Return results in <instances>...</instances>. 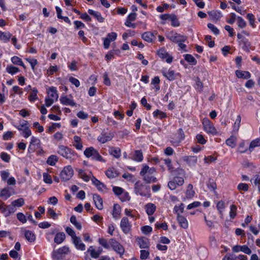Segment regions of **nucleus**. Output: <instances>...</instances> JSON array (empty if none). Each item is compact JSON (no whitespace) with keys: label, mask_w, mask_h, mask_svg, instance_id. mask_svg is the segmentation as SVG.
Masks as SVG:
<instances>
[{"label":"nucleus","mask_w":260,"mask_h":260,"mask_svg":"<svg viewBox=\"0 0 260 260\" xmlns=\"http://www.w3.org/2000/svg\"><path fill=\"white\" fill-rule=\"evenodd\" d=\"M166 164L170 172L175 175L172 180L169 181L168 186L171 190H175L177 186H181L184 184L185 172L183 169L179 168V164Z\"/></svg>","instance_id":"nucleus-1"},{"label":"nucleus","mask_w":260,"mask_h":260,"mask_svg":"<svg viewBox=\"0 0 260 260\" xmlns=\"http://www.w3.org/2000/svg\"><path fill=\"white\" fill-rule=\"evenodd\" d=\"M134 189L136 194L147 198H149L151 196L149 188L143 184L140 181L136 182Z\"/></svg>","instance_id":"nucleus-2"},{"label":"nucleus","mask_w":260,"mask_h":260,"mask_svg":"<svg viewBox=\"0 0 260 260\" xmlns=\"http://www.w3.org/2000/svg\"><path fill=\"white\" fill-rule=\"evenodd\" d=\"M58 153L70 161L74 160L76 157V155L73 153L70 148L63 145L59 146Z\"/></svg>","instance_id":"nucleus-3"},{"label":"nucleus","mask_w":260,"mask_h":260,"mask_svg":"<svg viewBox=\"0 0 260 260\" xmlns=\"http://www.w3.org/2000/svg\"><path fill=\"white\" fill-rule=\"evenodd\" d=\"M84 154L87 157H91L93 160L99 161H105L98 151L92 147L87 148L85 150Z\"/></svg>","instance_id":"nucleus-4"},{"label":"nucleus","mask_w":260,"mask_h":260,"mask_svg":"<svg viewBox=\"0 0 260 260\" xmlns=\"http://www.w3.org/2000/svg\"><path fill=\"white\" fill-rule=\"evenodd\" d=\"M110 247L112 249L121 257L124 253L125 249L123 246L115 239L112 238L109 240Z\"/></svg>","instance_id":"nucleus-5"},{"label":"nucleus","mask_w":260,"mask_h":260,"mask_svg":"<svg viewBox=\"0 0 260 260\" xmlns=\"http://www.w3.org/2000/svg\"><path fill=\"white\" fill-rule=\"evenodd\" d=\"M132 226V224L127 217H123L122 218L120 223V227L123 233L125 234H129L131 231Z\"/></svg>","instance_id":"nucleus-6"},{"label":"nucleus","mask_w":260,"mask_h":260,"mask_svg":"<svg viewBox=\"0 0 260 260\" xmlns=\"http://www.w3.org/2000/svg\"><path fill=\"white\" fill-rule=\"evenodd\" d=\"M74 171L71 166H68L64 168L63 170L60 172V176L61 179L66 181L70 179L73 175Z\"/></svg>","instance_id":"nucleus-7"},{"label":"nucleus","mask_w":260,"mask_h":260,"mask_svg":"<svg viewBox=\"0 0 260 260\" xmlns=\"http://www.w3.org/2000/svg\"><path fill=\"white\" fill-rule=\"evenodd\" d=\"M70 253L69 247L67 246H62L53 252V257L59 260L62 258V255Z\"/></svg>","instance_id":"nucleus-8"},{"label":"nucleus","mask_w":260,"mask_h":260,"mask_svg":"<svg viewBox=\"0 0 260 260\" xmlns=\"http://www.w3.org/2000/svg\"><path fill=\"white\" fill-rule=\"evenodd\" d=\"M167 37L171 41L177 43L185 42L186 40L185 36H182L174 31H171L168 33Z\"/></svg>","instance_id":"nucleus-9"},{"label":"nucleus","mask_w":260,"mask_h":260,"mask_svg":"<svg viewBox=\"0 0 260 260\" xmlns=\"http://www.w3.org/2000/svg\"><path fill=\"white\" fill-rule=\"evenodd\" d=\"M114 133L108 131H103L98 137L97 140L101 143H105L112 139L114 137Z\"/></svg>","instance_id":"nucleus-10"},{"label":"nucleus","mask_w":260,"mask_h":260,"mask_svg":"<svg viewBox=\"0 0 260 260\" xmlns=\"http://www.w3.org/2000/svg\"><path fill=\"white\" fill-rule=\"evenodd\" d=\"M148 169V166H145L140 172V175L144 177V180L147 183L151 182H155L156 178L152 176L151 174L147 173V170Z\"/></svg>","instance_id":"nucleus-11"},{"label":"nucleus","mask_w":260,"mask_h":260,"mask_svg":"<svg viewBox=\"0 0 260 260\" xmlns=\"http://www.w3.org/2000/svg\"><path fill=\"white\" fill-rule=\"evenodd\" d=\"M103 252V249L101 247H98L95 248L93 246H89L86 251L89 253L91 258L94 259L98 258Z\"/></svg>","instance_id":"nucleus-12"},{"label":"nucleus","mask_w":260,"mask_h":260,"mask_svg":"<svg viewBox=\"0 0 260 260\" xmlns=\"http://www.w3.org/2000/svg\"><path fill=\"white\" fill-rule=\"evenodd\" d=\"M203 125L204 131L208 134L216 135L217 131L213 124L208 119H204Z\"/></svg>","instance_id":"nucleus-13"},{"label":"nucleus","mask_w":260,"mask_h":260,"mask_svg":"<svg viewBox=\"0 0 260 260\" xmlns=\"http://www.w3.org/2000/svg\"><path fill=\"white\" fill-rule=\"evenodd\" d=\"M158 56L162 59H166L167 62L170 63L172 62L173 57L163 48L157 51Z\"/></svg>","instance_id":"nucleus-14"},{"label":"nucleus","mask_w":260,"mask_h":260,"mask_svg":"<svg viewBox=\"0 0 260 260\" xmlns=\"http://www.w3.org/2000/svg\"><path fill=\"white\" fill-rule=\"evenodd\" d=\"M72 242L75 247L78 250L84 251L85 250V245L82 242L81 238L79 237H76L72 239Z\"/></svg>","instance_id":"nucleus-15"},{"label":"nucleus","mask_w":260,"mask_h":260,"mask_svg":"<svg viewBox=\"0 0 260 260\" xmlns=\"http://www.w3.org/2000/svg\"><path fill=\"white\" fill-rule=\"evenodd\" d=\"M91 180L93 185H94L99 191H103L104 189H106L105 185L97 179L95 177L92 176Z\"/></svg>","instance_id":"nucleus-16"},{"label":"nucleus","mask_w":260,"mask_h":260,"mask_svg":"<svg viewBox=\"0 0 260 260\" xmlns=\"http://www.w3.org/2000/svg\"><path fill=\"white\" fill-rule=\"evenodd\" d=\"M93 200L94 202L95 207L99 210H102L103 208V199L101 196L98 194L93 195Z\"/></svg>","instance_id":"nucleus-17"},{"label":"nucleus","mask_w":260,"mask_h":260,"mask_svg":"<svg viewBox=\"0 0 260 260\" xmlns=\"http://www.w3.org/2000/svg\"><path fill=\"white\" fill-rule=\"evenodd\" d=\"M24 234L25 239L29 242H34L36 239V236L33 231L24 230Z\"/></svg>","instance_id":"nucleus-18"},{"label":"nucleus","mask_w":260,"mask_h":260,"mask_svg":"<svg viewBox=\"0 0 260 260\" xmlns=\"http://www.w3.org/2000/svg\"><path fill=\"white\" fill-rule=\"evenodd\" d=\"M154 34H156V32L154 31V33L147 31L145 32L142 35V38L146 41L148 42H152L155 39Z\"/></svg>","instance_id":"nucleus-19"},{"label":"nucleus","mask_w":260,"mask_h":260,"mask_svg":"<svg viewBox=\"0 0 260 260\" xmlns=\"http://www.w3.org/2000/svg\"><path fill=\"white\" fill-rule=\"evenodd\" d=\"M121 209L120 206L117 204H115L113 206L112 216L115 219H118L120 217Z\"/></svg>","instance_id":"nucleus-20"},{"label":"nucleus","mask_w":260,"mask_h":260,"mask_svg":"<svg viewBox=\"0 0 260 260\" xmlns=\"http://www.w3.org/2000/svg\"><path fill=\"white\" fill-rule=\"evenodd\" d=\"M177 221L180 226L183 229H186L188 226V223L187 219L184 216L181 215L177 216Z\"/></svg>","instance_id":"nucleus-21"},{"label":"nucleus","mask_w":260,"mask_h":260,"mask_svg":"<svg viewBox=\"0 0 260 260\" xmlns=\"http://www.w3.org/2000/svg\"><path fill=\"white\" fill-rule=\"evenodd\" d=\"M106 175L109 178H113L117 177L119 173L116 169L114 168L108 169L105 172Z\"/></svg>","instance_id":"nucleus-22"},{"label":"nucleus","mask_w":260,"mask_h":260,"mask_svg":"<svg viewBox=\"0 0 260 260\" xmlns=\"http://www.w3.org/2000/svg\"><path fill=\"white\" fill-rule=\"evenodd\" d=\"M12 194L10 192L9 187H5L1 190L0 197L6 200L11 196Z\"/></svg>","instance_id":"nucleus-23"},{"label":"nucleus","mask_w":260,"mask_h":260,"mask_svg":"<svg viewBox=\"0 0 260 260\" xmlns=\"http://www.w3.org/2000/svg\"><path fill=\"white\" fill-rule=\"evenodd\" d=\"M60 103L64 105L71 106H76V104L72 100L70 99L67 96H61L60 98Z\"/></svg>","instance_id":"nucleus-24"},{"label":"nucleus","mask_w":260,"mask_h":260,"mask_svg":"<svg viewBox=\"0 0 260 260\" xmlns=\"http://www.w3.org/2000/svg\"><path fill=\"white\" fill-rule=\"evenodd\" d=\"M88 12L90 15L95 17L99 22H103L104 21L105 19L102 16L100 12L93 11L91 9H89Z\"/></svg>","instance_id":"nucleus-25"},{"label":"nucleus","mask_w":260,"mask_h":260,"mask_svg":"<svg viewBox=\"0 0 260 260\" xmlns=\"http://www.w3.org/2000/svg\"><path fill=\"white\" fill-rule=\"evenodd\" d=\"M162 73L165 77L170 81H172L175 78V72L171 69H169L168 71L163 70L162 71Z\"/></svg>","instance_id":"nucleus-26"},{"label":"nucleus","mask_w":260,"mask_h":260,"mask_svg":"<svg viewBox=\"0 0 260 260\" xmlns=\"http://www.w3.org/2000/svg\"><path fill=\"white\" fill-rule=\"evenodd\" d=\"M138 243L141 248H148L149 246V240L146 238H140L138 239Z\"/></svg>","instance_id":"nucleus-27"},{"label":"nucleus","mask_w":260,"mask_h":260,"mask_svg":"<svg viewBox=\"0 0 260 260\" xmlns=\"http://www.w3.org/2000/svg\"><path fill=\"white\" fill-rule=\"evenodd\" d=\"M65 234L63 232H59L55 235L54 241L57 244H60L65 240Z\"/></svg>","instance_id":"nucleus-28"},{"label":"nucleus","mask_w":260,"mask_h":260,"mask_svg":"<svg viewBox=\"0 0 260 260\" xmlns=\"http://www.w3.org/2000/svg\"><path fill=\"white\" fill-rule=\"evenodd\" d=\"M109 152L111 155L115 158H118L121 156V150L118 147H110Z\"/></svg>","instance_id":"nucleus-29"},{"label":"nucleus","mask_w":260,"mask_h":260,"mask_svg":"<svg viewBox=\"0 0 260 260\" xmlns=\"http://www.w3.org/2000/svg\"><path fill=\"white\" fill-rule=\"evenodd\" d=\"M145 210L147 214L149 215H152L156 210V206L154 204L148 203L145 205Z\"/></svg>","instance_id":"nucleus-30"},{"label":"nucleus","mask_w":260,"mask_h":260,"mask_svg":"<svg viewBox=\"0 0 260 260\" xmlns=\"http://www.w3.org/2000/svg\"><path fill=\"white\" fill-rule=\"evenodd\" d=\"M236 76L239 78L249 79L251 75L248 71H242L240 70H237L236 71Z\"/></svg>","instance_id":"nucleus-31"},{"label":"nucleus","mask_w":260,"mask_h":260,"mask_svg":"<svg viewBox=\"0 0 260 260\" xmlns=\"http://www.w3.org/2000/svg\"><path fill=\"white\" fill-rule=\"evenodd\" d=\"M240 43L243 45L242 48L244 51L246 52L249 51V50L251 48V44L247 39L242 38V39L240 41Z\"/></svg>","instance_id":"nucleus-32"},{"label":"nucleus","mask_w":260,"mask_h":260,"mask_svg":"<svg viewBox=\"0 0 260 260\" xmlns=\"http://www.w3.org/2000/svg\"><path fill=\"white\" fill-rule=\"evenodd\" d=\"M259 146H260V138H256L250 142L248 149L250 152H251L254 150L255 148Z\"/></svg>","instance_id":"nucleus-33"},{"label":"nucleus","mask_w":260,"mask_h":260,"mask_svg":"<svg viewBox=\"0 0 260 260\" xmlns=\"http://www.w3.org/2000/svg\"><path fill=\"white\" fill-rule=\"evenodd\" d=\"M208 13L210 19L212 20H217L221 17V14L219 12L211 11L208 12Z\"/></svg>","instance_id":"nucleus-34"},{"label":"nucleus","mask_w":260,"mask_h":260,"mask_svg":"<svg viewBox=\"0 0 260 260\" xmlns=\"http://www.w3.org/2000/svg\"><path fill=\"white\" fill-rule=\"evenodd\" d=\"M143 154L141 150H136L132 156V159L137 161H141L143 160Z\"/></svg>","instance_id":"nucleus-35"},{"label":"nucleus","mask_w":260,"mask_h":260,"mask_svg":"<svg viewBox=\"0 0 260 260\" xmlns=\"http://www.w3.org/2000/svg\"><path fill=\"white\" fill-rule=\"evenodd\" d=\"M12 37V34L9 32H2L0 31V39L4 42H8Z\"/></svg>","instance_id":"nucleus-36"},{"label":"nucleus","mask_w":260,"mask_h":260,"mask_svg":"<svg viewBox=\"0 0 260 260\" xmlns=\"http://www.w3.org/2000/svg\"><path fill=\"white\" fill-rule=\"evenodd\" d=\"M195 194L194 191L193 190V186L192 184H189L187 186V188L186 191V196L187 198H192Z\"/></svg>","instance_id":"nucleus-37"},{"label":"nucleus","mask_w":260,"mask_h":260,"mask_svg":"<svg viewBox=\"0 0 260 260\" xmlns=\"http://www.w3.org/2000/svg\"><path fill=\"white\" fill-rule=\"evenodd\" d=\"M98 242L104 248L109 249L110 248V244L108 240L103 238H100L98 239Z\"/></svg>","instance_id":"nucleus-38"},{"label":"nucleus","mask_w":260,"mask_h":260,"mask_svg":"<svg viewBox=\"0 0 260 260\" xmlns=\"http://www.w3.org/2000/svg\"><path fill=\"white\" fill-rule=\"evenodd\" d=\"M48 93L50 94V96L52 98V99H55L56 101L57 100L58 95L56 87H50L49 88V92Z\"/></svg>","instance_id":"nucleus-39"},{"label":"nucleus","mask_w":260,"mask_h":260,"mask_svg":"<svg viewBox=\"0 0 260 260\" xmlns=\"http://www.w3.org/2000/svg\"><path fill=\"white\" fill-rule=\"evenodd\" d=\"M185 60L189 62L191 65H196L197 63V61L195 58L191 54H185L184 55Z\"/></svg>","instance_id":"nucleus-40"},{"label":"nucleus","mask_w":260,"mask_h":260,"mask_svg":"<svg viewBox=\"0 0 260 260\" xmlns=\"http://www.w3.org/2000/svg\"><path fill=\"white\" fill-rule=\"evenodd\" d=\"M184 204L181 203L179 206H175L174 208L173 211L174 213L176 214L177 216L181 215L184 211Z\"/></svg>","instance_id":"nucleus-41"},{"label":"nucleus","mask_w":260,"mask_h":260,"mask_svg":"<svg viewBox=\"0 0 260 260\" xmlns=\"http://www.w3.org/2000/svg\"><path fill=\"white\" fill-rule=\"evenodd\" d=\"M74 140L75 141V144H74V146L78 150H81L83 148L82 144L81 142V138L77 136H75L74 137Z\"/></svg>","instance_id":"nucleus-42"},{"label":"nucleus","mask_w":260,"mask_h":260,"mask_svg":"<svg viewBox=\"0 0 260 260\" xmlns=\"http://www.w3.org/2000/svg\"><path fill=\"white\" fill-rule=\"evenodd\" d=\"M71 222L74 225V226L79 230H81L82 229V225L81 223L77 221L76 217L75 215L71 216L70 218Z\"/></svg>","instance_id":"nucleus-43"},{"label":"nucleus","mask_w":260,"mask_h":260,"mask_svg":"<svg viewBox=\"0 0 260 260\" xmlns=\"http://www.w3.org/2000/svg\"><path fill=\"white\" fill-rule=\"evenodd\" d=\"M11 61L14 64L21 66L23 67L24 68H25V67L22 60H21V58H20L18 56H15L12 57L11 58Z\"/></svg>","instance_id":"nucleus-44"},{"label":"nucleus","mask_w":260,"mask_h":260,"mask_svg":"<svg viewBox=\"0 0 260 260\" xmlns=\"http://www.w3.org/2000/svg\"><path fill=\"white\" fill-rule=\"evenodd\" d=\"M79 175L80 177L83 179V180L85 182H88L89 180L90 176L92 175L91 172H89L88 175H87L83 170H80L79 171Z\"/></svg>","instance_id":"nucleus-45"},{"label":"nucleus","mask_w":260,"mask_h":260,"mask_svg":"<svg viewBox=\"0 0 260 260\" xmlns=\"http://www.w3.org/2000/svg\"><path fill=\"white\" fill-rule=\"evenodd\" d=\"M12 204L16 208V207H20L24 205V200L23 198H19L15 200L12 202Z\"/></svg>","instance_id":"nucleus-46"},{"label":"nucleus","mask_w":260,"mask_h":260,"mask_svg":"<svg viewBox=\"0 0 260 260\" xmlns=\"http://www.w3.org/2000/svg\"><path fill=\"white\" fill-rule=\"evenodd\" d=\"M216 208L220 215H222L223 210L225 208L224 202L223 201H219L216 204Z\"/></svg>","instance_id":"nucleus-47"},{"label":"nucleus","mask_w":260,"mask_h":260,"mask_svg":"<svg viewBox=\"0 0 260 260\" xmlns=\"http://www.w3.org/2000/svg\"><path fill=\"white\" fill-rule=\"evenodd\" d=\"M38 92V91L36 88H34L32 89V91L30 93V95L28 97L29 100L30 102H34L38 99V97H37Z\"/></svg>","instance_id":"nucleus-48"},{"label":"nucleus","mask_w":260,"mask_h":260,"mask_svg":"<svg viewBox=\"0 0 260 260\" xmlns=\"http://www.w3.org/2000/svg\"><path fill=\"white\" fill-rule=\"evenodd\" d=\"M237 206L232 205L230 206V216L231 219H234L237 215Z\"/></svg>","instance_id":"nucleus-49"},{"label":"nucleus","mask_w":260,"mask_h":260,"mask_svg":"<svg viewBox=\"0 0 260 260\" xmlns=\"http://www.w3.org/2000/svg\"><path fill=\"white\" fill-rule=\"evenodd\" d=\"M170 19L171 21V25L174 27H177L180 25V23L175 14H171Z\"/></svg>","instance_id":"nucleus-50"},{"label":"nucleus","mask_w":260,"mask_h":260,"mask_svg":"<svg viewBox=\"0 0 260 260\" xmlns=\"http://www.w3.org/2000/svg\"><path fill=\"white\" fill-rule=\"evenodd\" d=\"M241 118L240 115H238L233 126V131L238 132L240 126Z\"/></svg>","instance_id":"nucleus-51"},{"label":"nucleus","mask_w":260,"mask_h":260,"mask_svg":"<svg viewBox=\"0 0 260 260\" xmlns=\"http://www.w3.org/2000/svg\"><path fill=\"white\" fill-rule=\"evenodd\" d=\"M6 71L9 74L13 75L19 72V70L17 67L12 66H8L6 68Z\"/></svg>","instance_id":"nucleus-52"},{"label":"nucleus","mask_w":260,"mask_h":260,"mask_svg":"<svg viewBox=\"0 0 260 260\" xmlns=\"http://www.w3.org/2000/svg\"><path fill=\"white\" fill-rule=\"evenodd\" d=\"M153 115L154 117H158L160 119L164 118L166 117V116H167L165 113L161 112V111H159V110H155L153 113Z\"/></svg>","instance_id":"nucleus-53"},{"label":"nucleus","mask_w":260,"mask_h":260,"mask_svg":"<svg viewBox=\"0 0 260 260\" xmlns=\"http://www.w3.org/2000/svg\"><path fill=\"white\" fill-rule=\"evenodd\" d=\"M40 141L39 139L32 136L31 138L30 142L29 148L31 149L32 147L38 146L40 144Z\"/></svg>","instance_id":"nucleus-54"},{"label":"nucleus","mask_w":260,"mask_h":260,"mask_svg":"<svg viewBox=\"0 0 260 260\" xmlns=\"http://www.w3.org/2000/svg\"><path fill=\"white\" fill-rule=\"evenodd\" d=\"M226 144L228 146L234 148L236 146V139L234 137H231L226 140Z\"/></svg>","instance_id":"nucleus-55"},{"label":"nucleus","mask_w":260,"mask_h":260,"mask_svg":"<svg viewBox=\"0 0 260 260\" xmlns=\"http://www.w3.org/2000/svg\"><path fill=\"white\" fill-rule=\"evenodd\" d=\"M183 160L187 162H196L198 159L196 156H188L184 157Z\"/></svg>","instance_id":"nucleus-56"},{"label":"nucleus","mask_w":260,"mask_h":260,"mask_svg":"<svg viewBox=\"0 0 260 260\" xmlns=\"http://www.w3.org/2000/svg\"><path fill=\"white\" fill-rule=\"evenodd\" d=\"M141 230L142 232L145 235L148 234L152 231V227L149 225L143 226L141 227Z\"/></svg>","instance_id":"nucleus-57"},{"label":"nucleus","mask_w":260,"mask_h":260,"mask_svg":"<svg viewBox=\"0 0 260 260\" xmlns=\"http://www.w3.org/2000/svg\"><path fill=\"white\" fill-rule=\"evenodd\" d=\"M238 26L241 28H244L246 25V23L241 17H237Z\"/></svg>","instance_id":"nucleus-58"},{"label":"nucleus","mask_w":260,"mask_h":260,"mask_svg":"<svg viewBox=\"0 0 260 260\" xmlns=\"http://www.w3.org/2000/svg\"><path fill=\"white\" fill-rule=\"evenodd\" d=\"M112 189L115 194L117 196L122 194V193L124 192V189L118 186H114Z\"/></svg>","instance_id":"nucleus-59"},{"label":"nucleus","mask_w":260,"mask_h":260,"mask_svg":"<svg viewBox=\"0 0 260 260\" xmlns=\"http://www.w3.org/2000/svg\"><path fill=\"white\" fill-rule=\"evenodd\" d=\"M17 218L22 223H25L27 221L26 217L21 212L17 214Z\"/></svg>","instance_id":"nucleus-60"},{"label":"nucleus","mask_w":260,"mask_h":260,"mask_svg":"<svg viewBox=\"0 0 260 260\" xmlns=\"http://www.w3.org/2000/svg\"><path fill=\"white\" fill-rule=\"evenodd\" d=\"M207 26L215 35L219 34V29L213 24L208 23Z\"/></svg>","instance_id":"nucleus-61"},{"label":"nucleus","mask_w":260,"mask_h":260,"mask_svg":"<svg viewBox=\"0 0 260 260\" xmlns=\"http://www.w3.org/2000/svg\"><path fill=\"white\" fill-rule=\"evenodd\" d=\"M66 233L71 237L72 240L77 237L75 231L70 227H67L65 229Z\"/></svg>","instance_id":"nucleus-62"},{"label":"nucleus","mask_w":260,"mask_h":260,"mask_svg":"<svg viewBox=\"0 0 260 260\" xmlns=\"http://www.w3.org/2000/svg\"><path fill=\"white\" fill-rule=\"evenodd\" d=\"M22 132V135L25 138L29 137L31 135V132L28 127L24 128Z\"/></svg>","instance_id":"nucleus-63"},{"label":"nucleus","mask_w":260,"mask_h":260,"mask_svg":"<svg viewBox=\"0 0 260 260\" xmlns=\"http://www.w3.org/2000/svg\"><path fill=\"white\" fill-rule=\"evenodd\" d=\"M0 175L2 178V180L3 181H6L9 177L10 174L7 171H2L0 172Z\"/></svg>","instance_id":"nucleus-64"}]
</instances>
